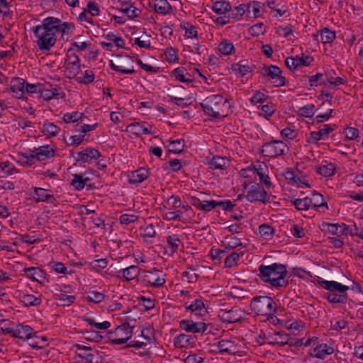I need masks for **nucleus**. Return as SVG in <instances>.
<instances>
[{"instance_id":"nucleus-1","label":"nucleus","mask_w":363,"mask_h":363,"mask_svg":"<svg viewBox=\"0 0 363 363\" xmlns=\"http://www.w3.org/2000/svg\"><path fill=\"white\" fill-rule=\"evenodd\" d=\"M58 21L55 17H48L42 23L33 28L34 35L38 38L36 44L40 50H50L56 43Z\"/></svg>"},{"instance_id":"nucleus-2","label":"nucleus","mask_w":363,"mask_h":363,"mask_svg":"<svg viewBox=\"0 0 363 363\" xmlns=\"http://www.w3.org/2000/svg\"><path fill=\"white\" fill-rule=\"evenodd\" d=\"M259 279L275 288L286 287L289 282L285 279L287 274L284 264L273 263L270 265H259L258 268Z\"/></svg>"},{"instance_id":"nucleus-3","label":"nucleus","mask_w":363,"mask_h":363,"mask_svg":"<svg viewBox=\"0 0 363 363\" xmlns=\"http://www.w3.org/2000/svg\"><path fill=\"white\" fill-rule=\"evenodd\" d=\"M228 101L221 95H211L206 97L202 103L200 104L203 111L206 114L213 116L216 118L224 117L226 114L223 112V107L226 105Z\"/></svg>"},{"instance_id":"nucleus-4","label":"nucleus","mask_w":363,"mask_h":363,"mask_svg":"<svg viewBox=\"0 0 363 363\" xmlns=\"http://www.w3.org/2000/svg\"><path fill=\"white\" fill-rule=\"evenodd\" d=\"M250 308L257 315L270 316L277 312V306L271 297L261 296L252 299Z\"/></svg>"},{"instance_id":"nucleus-5","label":"nucleus","mask_w":363,"mask_h":363,"mask_svg":"<svg viewBox=\"0 0 363 363\" xmlns=\"http://www.w3.org/2000/svg\"><path fill=\"white\" fill-rule=\"evenodd\" d=\"M286 150L288 147L283 141L272 140L263 144L260 152L265 157H275L286 155Z\"/></svg>"},{"instance_id":"nucleus-6","label":"nucleus","mask_w":363,"mask_h":363,"mask_svg":"<svg viewBox=\"0 0 363 363\" xmlns=\"http://www.w3.org/2000/svg\"><path fill=\"white\" fill-rule=\"evenodd\" d=\"M133 333L128 323H125L117 327L113 332L108 333V339L116 345H122L126 342L130 337Z\"/></svg>"},{"instance_id":"nucleus-7","label":"nucleus","mask_w":363,"mask_h":363,"mask_svg":"<svg viewBox=\"0 0 363 363\" xmlns=\"http://www.w3.org/2000/svg\"><path fill=\"white\" fill-rule=\"evenodd\" d=\"M71 51L72 48L67 51L65 65L67 77L74 79L80 72V60L76 54L71 53Z\"/></svg>"},{"instance_id":"nucleus-8","label":"nucleus","mask_w":363,"mask_h":363,"mask_svg":"<svg viewBox=\"0 0 363 363\" xmlns=\"http://www.w3.org/2000/svg\"><path fill=\"white\" fill-rule=\"evenodd\" d=\"M267 196V191L264 190L263 186L259 184H255L251 186L246 195L247 201L250 202L261 201L263 203L268 202Z\"/></svg>"},{"instance_id":"nucleus-9","label":"nucleus","mask_w":363,"mask_h":363,"mask_svg":"<svg viewBox=\"0 0 363 363\" xmlns=\"http://www.w3.org/2000/svg\"><path fill=\"white\" fill-rule=\"evenodd\" d=\"M142 282L145 285L155 287L162 286L165 283V279L160 276L159 270L146 271L142 278Z\"/></svg>"},{"instance_id":"nucleus-10","label":"nucleus","mask_w":363,"mask_h":363,"mask_svg":"<svg viewBox=\"0 0 363 363\" xmlns=\"http://www.w3.org/2000/svg\"><path fill=\"white\" fill-rule=\"evenodd\" d=\"M2 333L11 334L13 337L20 339H30L32 337L33 329L28 325H18L16 329L1 328Z\"/></svg>"},{"instance_id":"nucleus-11","label":"nucleus","mask_w":363,"mask_h":363,"mask_svg":"<svg viewBox=\"0 0 363 363\" xmlns=\"http://www.w3.org/2000/svg\"><path fill=\"white\" fill-rule=\"evenodd\" d=\"M262 71L264 75H267L276 80L274 82L275 86L279 87L285 84L286 79L284 77L281 76V70L277 66L270 65L269 67H264Z\"/></svg>"},{"instance_id":"nucleus-12","label":"nucleus","mask_w":363,"mask_h":363,"mask_svg":"<svg viewBox=\"0 0 363 363\" xmlns=\"http://www.w3.org/2000/svg\"><path fill=\"white\" fill-rule=\"evenodd\" d=\"M180 328L189 333H204L207 325L202 322L194 323L191 320H182L179 323Z\"/></svg>"},{"instance_id":"nucleus-13","label":"nucleus","mask_w":363,"mask_h":363,"mask_svg":"<svg viewBox=\"0 0 363 363\" xmlns=\"http://www.w3.org/2000/svg\"><path fill=\"white\" fill-rule=\"evenodd\" d=\"M100 155V152L96 149L93 147H87L84 150L78 152L75 160L77 162L82 161L83 162H87L93 159H98Z\"/></svg>"},{"instance_id":"nucleus-14","label":"nucleus","mask_w":363,"mask_h":363,"mask_svg":"<svg viewBox=\"0 0 363 363\" xmlns=\"http://www.w3.org/2000/svg\"><path fill=\"white\" fill-rule=\"evenodd\" d=\"M16 82H18L17 89L21 94H23L24 89H26V91L29 94H34L40 93L41 89H43V84L40 83L29 84L20 78L16 79Z\"/></svg>"},{"instance_id":"nucleus-15","label":"nucleus","mask_w":363,"mask_h":363,"mask_svg":"<svg viewBox=\"0 0 363 363\" xmlns=\"http://www.w3.org/2000/svg\"><path fill=\"white\" fill-rule=\"evenodd\" d=\"M30 158H36L38 160H44L47 158H50L54 155V150L50 147L49 145L41 146L38 148H35L32 151Z\"/></svg>"},{"instance_id":"nucleus-16","label":"nucleus","mask_w":363,"mask_h":363,"mask_svg":"<svg viewBox=\"0 0 363 363\" xmlns=\"http://www.w3.org/2000/svg\"><path fill=\"white\" fill-rule=\"evenodd\" d=\"M220 316L223 321L227 323H236L242 319L240 311L235 308H232L229 311L222 310Z\"/></svg>"},{"instance_id":"nucleus-17","label":"nucleus","mask_w":363,"mask_h":363,"mask_svg":"<svg viewBox=\"0 0 363 363\" xmlns=\"http://www.w3.org/2000/svg\"><path fill=\"white\" fill-rule=\"evenodd\" d=\"M335 128V125H325L324 128L322 129H320L318 131L311 132L310 134V137L307 140V142L309 143H316L318 141L321 140L322 137L324 135H328L332 131H333Z\"/></svg>"},{"instance_id":"nucleus-18","label":"nucleus","mask_w":363,"mask_h":363,"mask_svg":"<svg viewBox=\"0 0 363 363\" xmlns=\"http://www.w3.org/2000/svg\"><path fill=\"white\" fill-rule=\"evenodd\" d=\"M20 301L27 307L39 306L41 303V299L35 297L33 294H29L26 290L25 291H20L19 294Z\"/></svg>"},{"instance_id":"nucleus-19","label":"nucleus","mask_w":363,"mask_h":363,"mask_svg":"<svg viewBox=\"0 0 363 363\" xmlns=\"http://www.w3.org/2000/svg\"><path fill=\"white\" fill-rule=\"evenodd\" d=\"M333 347L327 344H320L311 352V355L319 359H324L325 356L333 354Z\"/></svg>"},{"instance_id":"nucleus-20","label":"nucleus","mask_w":363,"mask_h":363,"mask_svg":"<svg viewBox=\"0 0 363 363\" xmlns=\"http://www.w3.org/2000/svg\"><path fill=\"white\" fill-rule=\"evenodd\" d=\"M320 284L326 290L330 291V292L338 291L340 293H345L349 289V287L347 286L342 285V284L335 281L323 280L320 282Z\"/></svg>"},{"instance_id":"nucleus-21","label":"nucleus","mask_w":363,"mask_h":363,"mask_svg":"<svg viewBox=\"0 0 363 363\" xmlns=\"http://www.w3.org/2000/svg\"><path fill=\"white\" fill-rule=\"evenodd\" d=\"M155 3L152 6L149 3L150 7H153L155 11L157 13L165 15L169 13L172 11V6L167 2V0H154Z\"/></svg>"},{"instance_id":"nucleus-22","label":"nucleus","mask_w":363,"mask_h":363,"mask_svg":"<svg viewBox=\"0 0 363 363\" xmlns=\"http://www.w3.org/2000/svg\"><path fill=\"white\" fill-rule=\"evenodd\" d=\"M25 274L27 277L40 284L43 283V281L45 280L43 271L38 267H29L25 269Z\"/></svg>"},{"instance_id":"nucleus-23","label":"nucleus","mask_w":363,"mask_h":363,"mask_svg":"<svg viewBox=\"0 0 363 363\" xmlns=\"http://www.w3.org/2000/svg\"><path fill=\"white\" fill-rule=\"evenodd\" d=\"M149 175L148 170L145 168H140L133 172L129 178V182L131 184H139L145 180Z\"/></svg>"},{"instance_id":"nucleus-24","label":"nucleus","mask_w":363,"mask_h":363,"mask_svg":"<svg viewBox=\"0 0 363 363\" xmlns=\"http://www.w3.org/2000/svg\"><path fill=\"white\" fill-rule=\"evenodd\" d=\"M208 164L212 169H225L229 166V162L225 157L214 156L208 162Z\"/></svg>"},{"instance_id":"nucleus-25","label":"nucleus","mask_w":363,"mask_h":363,"mask_svg":"<svg viewBox=\"0 0 363 363\" xmlns=\"http://www.w3.org/2000/svg\"><path fill=\"white\" fill-rule=\"evenodd\" d=\"M308 208L313 207L314 208H317L318 207L325 206L328 208V204L326 202L323 201V196L319 193L315 192L313 194L312 198H308Z\"/></svg>"},{"instance_id":"nucleus-26","label":"nucleus","mask_w":363,"mask_h":363,"mask_svg":"<svg viewBox=\"0 0 363 363\" xmlns=\"http://www.w3.org/2000/svg\"><path fill=\"white\" fill-rule=\"evenodd\" d=\"M123 277L127 280L130 281L135 279L140 274V269L138 267L131 265L128 267L123 269L122 271Z\"/></svg>"},{"instance_id":"nucleus-27","label":"nucleus","mask_w":363,"mask_h":363,"mask_svg":"<svg viewBox=\"0 0 363 363\" xmlns=\"http://www.w3.org/2000/svg\"><path fill=\"white\" fill-rule=\"evenodd\" d=\"M325 296L328 301L331 303H345L347 299V296L345 292L340 294H337L336 292H330L325 294Z\"/></svg>"},{"instance_id":"nucleus-28","label":"nucleus","mask_w":363,"mask_h":363,"mask_svg":"<svg viewBox=\"0 0 363 363\" xmlns=\"http://www.w3.org/2000/svg\"><path fill=\"white\" fill-rule=\"evenodd\" d=\"M250 8V4H241L237 6L235 9L232 11L230 14L231 18L234 19H240L244 15L245 13H247V15L250 16L251 13Z\"/></svg>"},{"instance_id":"nucleus-29","label":"nucleus","mask_w":363,"mask_h":363,"mask_svg":"<svg viewBox=\"0 0 363 363\" xmlns=\"http://www.w3.org/2000/svg\"><path fill=\"white\" fill-rule=\"evenodd\" d=\"M344 225V223L342 225L339 224L323 223L322 230H327L332 234L337 235L339 236L340 235L342 234L344 231L348 232L347 230L345 229Z\"/></svg>"},{"instance_id":"nucleus-30","label":"nucleus","mask_w":363,"mask_h":363,"mask_svg":"<svg viewBox=\"0 0 363 363\" xmlns=\"http://www.w3.org/2000/svg\"><path fill=\"white\" fill-rule=\"evenodd\" d=\"M127 130L130 131L133 134L135 135H139L140 132L145 134H150L151 132L146 127L142 125L140 123H132L127 126Z\"/></svg>"},{"instance_id":"nucleus-31","label":"nucleus","mask_w":363,"mask_h":363,"mask_svg":"<svg viewBox=\"0 0 363 363\" xmlns=\"http://www.w3.org/2000/svg\"><path fill=\"white\" fill-rule=\"evenodd\" d=\"M167 242L171 248V253L177 252L179 247L183 245L179 236L177 234L169 235L167 238Z\"/></svg>"},{"instance_id":"nucleus-32","label":"nucleus","mask_w":363,"mask_h":363,"mask_svg":"<svg viewBox=\"0 0 363 363\" xmlns=\"http://www.w3.org/2000/svg\"><path fill=\"white\" fill-rule=\"evenodd\" d=\"M231 9L229 2L225 1H216L213 5V10L218 14H223Z\"/></svg>"},{"instance_id":"nucleus-33","label":"nucleus","mask_w":363,"mask_h":363,"mask_svg":"<svg viewBox=\"0 0 363 363\" xmlns=\"http://www.w3.org/2000/svg\"><path fill=\"white\" fill-rule=\"evenodd\" d=\"M218 352L220 353L226 352L230 354L235 353V346L228 340H221L218 343Z\"/></svg>"},{"instance_id":"nucleus-34","label":"nucleus","mask_w":363,"mask_h":363,"mask_svg":"<svg viewBox=\"0 0 363 363\" xmlns=\"http://www.w3.org/2000/svg\"><path fill=\"white\" fill-rule=\"evenodd\" d=\"M218 50L224 55H229L235 52V47L230 41L224 40L220 43Z\"/></svg>"},{"instance_id":"nucleus-35","label":"nucleus","mask_w":363,"mask_h":363,"mask_svg":"<svg viewBox=\"0 0 363 363\" xmlns=\"http://www.w3.org/2000/svg\"><path fill=\"white\" fill-rule=\"evenodd\" d=\"M55 299L59 301L60 306H65L74 303L75 296L67 295L65 292L61 291L60 294L55 295Z\"/></svg>"},{"instance_id":"nucleus-36","label":"nucleus","mask_w":363,"mask_h":363,"mask_svg":"<svg viewBox=\"0 0 363 363\" xmlns=\"http://www.w3.org/2000/svg\"><path fill=\"white\" fill-rule=\"evenodd\" d=\"M320 40L323 43H330L335 38V33L330 29L325 28L320 30Z\"/></svg>"},{"instance_id":"nucleus-37","label":"nucleus","mask_w":363,"mask_h":363,"mask_svg":"<svg viewBox=\"0 0 363 363\" xmlns=\"http://www.w3.org/2000/svg\"><path fill=\"white\" fill-rule=\"evenodd\" d=\"M335 171V167L333 163H328L324 165H321L318 167L316 169V172L324 176V177H330L334 174Z\"/></svg>"},{"instance_id":"nucleus-38","label":"nucleus","mask_w":363,"mask_h":363,"mask_svg":"<svg viewBox=\"0 0 363 363\" xmlns=\"http://www.w3.org/2000/svg\"><path fill=\"white\" fill-rule=\"evenodd\" d=\"M222 245L225 249H234L238 246L242 245L240 240L236 237H226L223 241H222Z\"/></svg>"},{"instance_id":"nucleus-39","label":"nucleus","mask_w":363,"mask_h":363,"mask_svg":"<svg viewBox=\"0 0 363 363\" xmlns=\"http://www.w3.org/2000/svg\"><path fill=\"white\" fill-rule=\"evenodd\" d=\"M191 335L180 334L174 339V343L176 347H185L191 343Z\"/></svg>"},{"instance_id":"nucleus-40","label":"nucleus","mask_w":363,"mask_h":363,"mask_svg":"<svg viewBox=\"0 0 363 363\" xmlns=\"http://www.w3.org/2000/svg\"><path fill=\"white\" fill-rule=\"evenodd\" d=\"M42 131L45 134L55 136L58 134L60 128H58L52 123L45 122L42 126Z\"/></svg>"},{"instance_id":"nucleus-41","label":"nucleus","mask_w":363,"mask_h":363,"mask_svg":"<svg viewBox=\"0 0 363 363\" xmlns=\"http://www.w3.org/2000/svg\"><path fill=\"white\" fill-rule=\"evenodd\" d=\"M275 337V343L279 345H292L294 343L292 341H290V337L287 334H285L284 332H277L274 334Z\"/></svg>"},{"instance_id":"nucleus-42","label":"nucleus","mask_w":363,"mask_h":363,"mask_svg":"<svg viewBox=\"0 0 363 363\" xmlns=\"http://www.w3.org/2000/svg\"><path fill=\"white\" fill-rule=\"evenodd\" d=\"M118 10L123 13H125L130 19H133L138 17L141 13L140 10L134 7L133 5H130L129 7L120 8L118 9Z\"/></svg>"},{"instance_id":"nucleus-43","label":"nucleus","mask_w":363,"mask_h":363,"mask_svg":"<svg viewBox=\"0 0 363 363\" xmlns=\"http://www.w3.org/2000/svg\"><path fill=\"white\" fill-rule=\"evenodd\" d=\"M56 20L58 21V23L55 24V26H57V33H65L66 32L68 33L69 31L72 32V30H74V25L72 23H62L61 20L57 18H56Z\"/></svg>"},{"instance_id":"nucleus-44","label":"nucleus","mask_w":363,"mask_h":363,"mask_svg":"<svg viewBox=\"0 0 363 363\" xmlns=\"http://www.w3.org/2000/svg\"><path fill=\"white\" fill-rule=\"evenodd\" d=\"M259 233L265 239H270L274 233V229L269 225L262 224L259 227Z\"/></svg>"},{"instance_id":"nucleus-45","label":"nucleus","mask_w":363,"mask_h":363,"mask_svg":"<svg viewBox=\"0 0 363 363\" xmlns=\"http://www.w3.org/2000/svg\"><path fill=\"white\" fill-rule=\"evenodd\" d=\"M84 116L83 113H79L78 111H74L72 113H67L64 114L63 121L66 123H74L82 119Z\"/></svg>"},{"instance_id":"nucleus-46","label":"nucleus","mask_w":363,"mask_h":363,"mask_svg":"<svg viewBox=\"0 0 363 363\" xmlns=\"http://www.w3.org/2000/svg\"><path fill=\"white\" fill-rule=\"evenodd\" d=\"M85 298L88 301L99 303L104 300L105 295L101 292L92 291L89 292V294L87 295V296H86Z\"/></svg>"},{"instance_id":"nucleus-47","label":"nucleus","mask_w":363,"mask_h":363,"mask_svg":"<svg viewBox=\"0 0 363 363\" xmlns=\"http://www.w3.org/2000/svg\"><path fill=\"white\" fill-rule=\"evenodd\" d=\"M57 89L53 88L52 89H45L43 84V89L40 91V96L46 100H51L52 98L56 97L58 95Z\"/></svg>"},{"instance_id":"nucleus-48","label":"nucleus","mask_w":363,"mask_h":363,"mask_svg":"<svg viewBox=\"0 0 363 363\" xmlns=\"http://www.w3.org/2000/svg\"><path fill=\"white\" fill-rule=\"evenodd\" d=\"M242 255H243L242 251H240V252H232L225 259V267H232L233 266L235 265L237 263V261L240 258V256Z\"/></svg>"},{"instance_id":"nucleus-49","label":"nucleus","mask_w":363,"mask_h":363,"mask_svg":"<svg viewBox=\"0 0 363 363\" xmlns=\"http://www.w3.org/2000/svg\"><path fill=\"white\" fill-rule=\"evenodd\" d=\"M181 28L185 30L186 35L188 38H196L198 37L197 31L196 30V28L191 25L188 22H184L180 26Z\"/></svg>"},{"instance_id":"nucleus-50","label":"nucleus","mask_w":363,"mask_h":363,"mask_svg":"<svg viewBox=\"0 0 363 363\" xmlns=\"http://www.w3.org/2000/svg\"><path fill=\"white\" fill-rule=\"evenodd\" d=\"M34 191L37 195L36 201L40 202V201H45L48 200L50 198H52L53 195L48 194L46 193L47 190L43 188H37L35 187L34 189Z\"/></svg>"},{"instance_id":"nucleus-51","label":"nucleus","mask_w":363,"mask_h":363,"mask_svg":"<svg viewBox=\"0 0 363 363\" xmlns=\"http://www.w3.org/2000/svg\"><path fill=\"white\" fill-rule=\"evenodd\" d=\"M205 306L201 299H196L194 303L186 306V309L195 312L196 315H201V311L204 308Z\"/></svg>"},{"instance_id":"nucleus-52","label":"nucleus","mask_w":363,"mask_h":363,"mask_svg":"<svg viewBox=\"0 0 363 363\" xmlns=\"http://www.w3.org/2000/svg\"><path fill=\"white\" fill-rule=\"evenodd\" d=\"M164 54L165 55V60L169 63H174L178 62V56L176 50L172 47L167 48Z\"/></svg>"},{"instance_id":"nucleus-53","label":"nucleus","mask_w":363,"mask_h":363,"mask_svg":"<svg viewBox=\"0 0 363 363\" xmlns=\"http://www.w3.org/2000/svg\"><path fill=\"white\" fill-rule=\"evenodd\" d=\"M344 228L345 230H347L348 231V233L351 235L357 236L363 240V228H359L358 226H357V225L355 223H354L353 225H352V226H348L347 225H344Z\"/></svg>"},{"instance_id":"nucleus-54","label":"nucleus","mask_w":363,"mask_h":363,"mask_svg":"<svg viewBox=\"0 0 363 363\" xmlns=\"http://www.w3.org/2000/svg\"><path fill=\"white\" fill-rule=\"evenodd\" d=\"M314 108L315 106L313 104L306 105L299 108L298 113L301 116L311 118L315 113Z\"/></svg>"},{"instance_id":"nucleus-55","label":"nucleus","mask_w":363,"mask_h":363,"mask_svg":"<svg viewBox=\"0 0 363 363\" xmlns=\"http://www.w3.org/2000/svg\"><path fill=\"white\" fill-rule=\"evenodd\" d=\"M79 357L82 358L84 363H92L94 354L90 352V349L86 347H83L82 352L78 354Z\"/></svg>"},{"instance_id":"nucleus-56","label":"nucleus","mask_w":363,"mask_h":363,"mask_svg":"<svg viewBox=\"0 0 363 363\" xmlns=\"http://www.w3.org/2000/svg\"><path fill=\"white\" fill-rule=\"evenodd\" d=\"M169 143L172 145V149L170 151L173 153H180L183 151L184 147V140H169Z\"/></svg>"},{"instance_id":"nucleus-57","label":"nucleus","mask_w":363,"mask_h":363,"mask_svg":"<svg viewBox=\"0 0 363 363\" xmlns=\"http://www.w3.org/2000/svg\"><path fill=\"white\" fill-rule=\"evenodd\" d=\"M71 184L77 190H82L84 188V183L82 180V174H74Z\"/></svg>"},{"instance_id":"nucleus-58","label":"nucleus","mask_w":363,"mask_h":363,"mask_svg":"<svg viewBox=\"0 0 363 363\" xmlns=\"http://www.w3.org/2000/svg\"><path fill=\"white\" fill-rule=\"evenodd\" d=\"M309 200L308 197L304 199H296L294 201L293 203L295 206L296 208L298 211H303L308 209V203Z\"/></svg>"},{"instance_id":"nucleus-59","label":"nucleus","mask_w":363,"mask_h":363,"mask_svg":"<svg viewBox=\"0 0 363 363\" xmlns=\"http://www.w3.org/2000/svg\"><path fill=\"white\" fill-rule=\"evenodd\" d=\"M233 69L235 71L238 72L241 75H245L252 70L248 65L242 64V62L240 63L234 64L233 65Z\"/></svg>"},{"instance_id":"nucleus-60","label":"nucleus","mask_w":363,"mask_h":363,"mask_svg":"<svg viewBox=\"0 0 363 363\" xmlns=\"http://www.w3.org/2000/svg\"><path fill=\"white\" fill-rule=\"evenodd\" d=\"M138 218L135 214H123L120 216L119 221L121 224L129 225L138 220Z\"/></svg>"},{"instance_id":"nucleus-61","label":"nucleus","mask_w":363,"mask_h":363,"mask_svg":"<svg viewBox=\"0 0 363 363\" xmlns=\"http://www.w3.org/2000/svg\"><path fill=\"white\" fill-rule=\"evenodd\" d=\"M94 74L91 70H86L84 73V75L83 77H77L76 80L78 82L83 83V84H89L94 81Z\"/></svg>"},{"instance_id":"nucleus-62","label":"nucleus","mask_w":363,"mask_h":363,"mask_svg":"<svg viewBox=\"0 0 363 363\" xmlns=\"http://www.w3.org/2000/svg\"><path fill=\"white\" fill-rule=\"evenodd\" d=\"M257 174H258L260 181L264 183L267 187H270L272 182L269 180L268 175L263 172V168L259 165L258 168L255 169Z\"/></svg>"},{"instance_id":"nucleus-63","label":"nucleus","mask_w":363,"mask_h":363,"mask_svg":"<svg viewBox=\"0 0 363 363\" xmlns=\"http://www.w3.org/2000/svg\"><path fill=\"white\" fill-rule=\"evenodd\" d=\"M108 262L106 259H99L94 260L89 263L91 269L96 271H99L100 269H104L106 267Z\"/></svg>"},{"instance_id":"nucleus-64","label":"nucleus","mask_w":363,"mask_h":363,"mask_svg":"<svg viewBox=\"0 0 363 363\" xmlns=\"http://www.w3.org/2000/svg\"><path fill=\"white\" fill-rule=\"evenodd\" d=\"M220 203H218L216 201H206L202 202L200 210L208 212L215 208L216 206H220Z\"/></svg>"}]
</instances>
